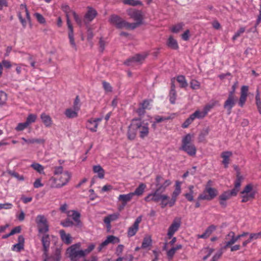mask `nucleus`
<instances>
[{
    "label": "nucleus",
    "instance_id": "1",
    "mask_svg": "<svg viewBox=\"0 0 261 261\" xmlns=\"http://www.w3.org/2000/svg\"><path fill=\"white\" fill-rule=\"evenodd\" d=\"M193 135L190 134L186 135L181 141V146L180 149L186 152L190 156H195L196 153V147L192 143Z\"/></svg>",
    "mask_w": 261,
    "mask_h": 261
},
{
    "label": "nucleus",
    "instance_id": "2",
    "mask_svg": "<svg viewBox=\"0 0 261 261\" xmlns=\"http://www.w3.org/2000/svg\"><path fill=\"white\" fill-rule=\"evenodd\" d=\"M211 182V181L209 180L207 185H206L204 190L203 191V192L199 195L198 200L210 201L214 199L217 196L218 192L216 189L212 188L210 186Z\"/></svg>",
    "mask_w": 261,
    "mask_h": 261
},
{
    "label": "nucleus",
    "instance_id": "3",
    "mask_svg": "<svg viewBox=\"0 0 261 261\" xmlns=\"http://www.w3.org/2000/svg\"><path fill=\"white\" fill-rule=\"evenodd\" d=\"M157 191L164 192L166 188L171 184V181L169 179H164L161 175L156 176L154 183Z\"/></svg>",
    "mask_w": 261,
    "mask_h": 261
},
{
    "label": "nucleus",
    "instance_id": "4",
    "mask_svg": "<svg viewBox=\"0 0 261 261\" xmlns=\"http://www.w3.org/2000/svg\"><path fill=\"white\" fill-rule=\"evenodd\" d=\"M134 120L135 121V125L138 126L137 130L140 134V137L142 139L146 137L149 134L148 124L141 121V118L134 119Z\"/></svg>",
    "mask_w": 261,
    "mask_h": 261
},
{
    "label": "nucleus",
    "instance_id": "5",
    "mask_svg": "<svg viewBox=\"0 0 261 261\" xmlns=\"http://www.w3.org/2000/svg\"><path fill=\"white\" fill-rule=\"evenodd\" d=\"M163 192L157 191L154 190L151 193L149 194L144 198V200L146 202L153 201L155 202H158L161 200H166L169 198V197L166 195H163L162 193Z\"/></svg>",
    "mask_w": 261,
    "mask_h": 261
},
{
    "label": "nucleus",
    "instance_id": "6",
    "mask_svg": "<svg viewBox=\"0 0 261 261\" xmlns=\"http://www.w3.org/2000/svg\"><path fill=\"white\" fill-rule=\"evenodd\" d=\"M36 222L40 233H46L48 231L47 220L43 215H38L36 219Z\"/></svg>",
    "mask_w": 261,
    "mask_h": 261
},
{
    "label": "nucleus",
    "instance_id": "7",
    "mask_svg": "<svg viewBox=\"0 0 261 261\" xmlns=\"http://www.w3.org/2000/svg\"><path fill=\"white\" fill-rule=\"evenodd\" d=\"M148 54L146 53L143 54H138L135 56L128 58L124 64L127 66H132L134 63H142L143 61L148 56Z\"/></svg>",
    "mask_w": 261,
    "mask_h": 261
},
{
    "label": "nucleus",
    "instance_id": "8",
    "mask_svg": "<svg viewBox=\"0 0 261 261\" xmlns=\"http://www.w3.org/2000/svg\"><path fill=\"white\" fill-rule=\"evenodd\" d=\"M79 247L77 245H73L67 249V252L71 261H77L80 257H82L80 254V250L77 249Z\"/></svg>",
    "mask_w": 261,
    "mask_h": 261
},
{
    "label": "nucleus",
    "instance_id": "9",
    "mask_svg": "<svg viewBox=\"0 0 261 261\" xmlns=\"http://www.w3.org/2000/svg\"><path fill=\"white\" fill-rule=\"evenodd\" d=\"M127 13L130 18H132L136 22H139L140 24L143 23V15L141 11L135 9H129L127 10Z\"/></svg>",
    "mask_w": 261,
    "mask_h": 261
},
{
    "label": "nucleus",
    "instance_id": "10",
    "mask_svg": "<svg viewBox=\"0 0 261 261\" xmlns=\"http://www.w3.org/2000/svg\"><path fill=\"white\" fill-rule=\"evenodd\" d=\"M237 100V97L232 94V92H229L228 96L224 103V108L226 109L228 114H230L232 108L234 107Z\"/></svg>",
    "mask_w": 261,
    "mask_h": 261
},
{
    "label": "nucleus",
    "instance_id": "11",
    "mask_svg": "<svg viewBox=\"0 0 261 261\" xmlns=\"http://www.w3.org/2000/svg\"><path fill=\"white\" fill-rule=\"evenodd\" d=\"M120 242V239L114 236L113 235H110L108 236L107 237V239L102 242L100 245H99L98 247L97 248V250L98 252L101 251V250L105 248L107 245H108L109 244H115V243H118Z\"/></svg>",
    "mask_w": 261,
    "mask_h": 261
},
{
    "label": "nucleus",
    "instance_id": "12",
    "mask_svg": "<svg viewBox=\"0 0 261 261\" xmlns=\"http://www.w3.org/2000/svg\"><path fill=\"white\" fill-rule=\"evenodd\" d=\"M180 225L181 219L179 218H175L168 230L167 235L169 238H171L173 237L174 233L178 230Z\"/></svg>",
    "mask_w": 261,
    "mask_h": 261
},
{
    "label": "nucleus",
    "instance_id": "13",
    "mask_svg": "<svg viewBox=\"0 0 261 261\" xmlns=\"http://www.w3.org/2000/svg\"><path fill=\"white\" fill-rule=\"evenodd\" d=\"M110 22L116 26L118 29L124 28L125 20H123L118 15L113 14L109 18Z\"/></svg>",
    "mask_w": 261,
    "mask_h": 261
},
{
    "label": "nucleus",
    "instance_id": "14",
    "mask_svg": "<svg viewBox=\"0 0 261 261\" xmlns=\"http://www.w3.org/2000/svg\"><path fill=\"white\" fill-rule=\"evenodd\" d=\"M135 121L133 119L130 125L128 126V129L127 131V138L130 140H133L135 139L137 130V126L135 125Z\"/></svg>",
    "mask_w": 261,
    "mask_h": 261
},
{
    "label": "nucleus",
    "instance_id": "15",
    "mask_svg": "<svg viewBox=\"0 0 261 261\" xmlns=\"http://www.w3.org/2000/svg\"><path fill=\"white\" fill-rule=\"evenodd\" d=\"M57 180L60 183V185H62V187L65 186L69 181L71 175L69 172L66 171L61 175L57 176Z\"/></svg>",
    "mask_w": 261,
    "mask_h": 261
},
{
    "label": "nucleus",
    "instance_id": "16",
    "mask_svg": "<svg viewBox=\"0 0 261 261\" xmlns=\"http://www.w3.org/2000/svg\"><path fill=\"white\" fill-rule=\"evenodd\" d=\"M41 242L43 246V251L44 255L46 256L47 255V252L49 250L50 246V241L48 234H44L41 239Z\"/></svg>",
    "mask_w": 261,
    "mask_h": 261
},
{
    "label": "nucleus",
    "instance_id": "17",
    "mask_svg": "<svg viewBox=\"0 0 261 261\" xmlns=\"http://www.w3.org/2000/svg\"><path fill=\"white\" fill-rule=\"evenodd\" d=\"M248 91V87L247 86H243L241 89V95L239 99V105L242 107L245 104Z\"/></svg>",
    "mask_w": 261,
    "mask_h": 261
},
{
    "label": "nucleus",
    "instance_id": "18",
    "mask_svg": "<svg viewBox=\"0 0 261 261\" xmlns=\"http://www.w3.org/2000/svg\"><path fill=\"white\" fill-rule=\"evenodd\" d=\"M232 155V152L229 151H223L221 153V157L223 159L222 163L225 168H228L230 161L229 158Z\"/></svg>",
    "mask_w": 261,
    "mask_h": 261
},
{
    "label": "nucleus",
    "instance_id": "19",
    "mask_svg": "<svg viewBox=\"0 0 261 261\" xmlns=\"http://www.w3.org/2000/svg\"><path fill=\"white\" fill-rule=\"evenodd\" d=\"M21 140L23 141L22 143V145L24 143L30 144H44L45 143V140L43 138H31L27 139L24 137L21 138Z\"/></svg>",
    "mask_w": 261,
    "mask_h": 261
},
{
    "label": "nucleus",
    "instance_id": "20",
    "mask_svg": "<svg viewBox=\"0 0 261 261\" xmlns=\"http://www.w3.org/2000/svg\"><path fill=\"white\" fill-rule=\"evenodd\" d=\"M69 29L68 37L69 39V42L71 46L74 49L77 50L76 44L74 41V36H73V29L72 24L67 25Z\"/></svg>",
    "mask_w": 261,
    "mask_h": 261
},
{
    "label": "nucleus",
    "instance_id": "21",
    "mask_svg": "<svg viewBox=\"0 0 261 261\" xmlns=\"http://www.w3.org/2000/svg\"><path fill=\"white\" fill-rule=\"evenodd\" d=\"M237 195L235 190H228L224 192L221 194L219 197V200H227L230 199L231 197L236 196Z\"/></svg>",
    "mask_w": 261,
    "mask_h": 261
},
{
    "label": "nucleus",
    "instance_id": "22",
    "mask_svg": "<svg viewBox=\"0 0 261 261\" xmlns=\"http://www.w3.org/2000/svg\"><path fill=\"white\" fill-rule=\"evenodd\" d=\"M166 44L169 48L172 49L177 50L179 48L177 41L172 36H170L168 39Z\"/></svg>",
    "mask_w": 261,
    "mask_h": 261
},
{
    "label": "nucleus",
    "instance_id": "23",
    "mask_svg": "<svg viewBox=\"0 0 261 261\" xmlns=\"http://www.w3.org/2000/svg\"><path fill=\"white\" fill-rule=\"evenodd\" d=\"M216 226L211 225L206 228L205 232L203 234L198 235V238L201 239H206L214 231L216 230Z\"/></svg>",
    "mask_w": 261,
    "mask_h": 261
},
{
    "label": "nucleus",
    "instance_id": "24",
    "mask_svg": "<svg viewBox=\"0 0 261 261\" xmlns=\"http://www.w3.org/2000/svg\"><path fill=\"white\" fill-rule=\"evenodd\" d=\"M59 233L61 240L63 242L68 245L71 243L72 239L70 234L66 233L65 231L63 229L60 230L59 231Z\"/></svg>",
    "mask_w": 261,
    "mask_h": 261
},
{
    "label": "nucleus",
    "instance_id": "25",
    "mask_svg": "<svg viewBox=\"0 0 261 261\" xmlns=\"http://www.w3.org/2000/svg\"><path fill=\"white\" fill-rule=\"evenodd\" d=\"M62 10L66 14V17L67 20V25L71 24L70 20V13L72 14V12H74L70 9L69 6L67 5H63L61 7Z\"/></svg>",
    "mask_w": 261,
    "mask_h": 261
},
{
    "label": "nucleus",
    "instance_id": "26",
    "mask_svg": "<svg viewBox=\"0 0 261 261\" xmlns=\"http://www.w3.org/2000/svg\"><path fill=\"white\" fill-rule=\"evenodd\" d=\"M243 179V176L240 175V172L238 171L237 174V178L234 182V187L233 189L231 190H235L237 195L239 191L240 187L241 186V182Z\"/></svg>",
    "mask_w": 261,
    "mask_h": 261
},
{
    "label": "nucleus",
    "instance_id": "27",
    "mask_svg": "<svg viewBox=\"0 0 261 261\" xmlns=\"http://www.w3.org/2000/svg\"><path fill=\"white\" fill-rule=\"evenodd\" d=\"M47 185L51 188L59 189L62 188V185L60 184L56 177L52 176L50 177L48 181Z\"/></svg>",
    "mask_w": 261,
    "mask_h": 261
},
{
    "label": "nucleus",
    "instance_id": "28",
    "mask_svg": "<svg viewBox=\"0 0 261 261\" xmlns=\"http://www.w3.org/2000/svg\"><path fill=\"white\" fill-rule=\"evenodd\" d=\"M97 12L92 8H88V10L85 15V18L89 21H91L97 15Z\"/></svg>",
    "mask_w": 261,
    "mask_h": 261
},
{
    "label": "nucleus",
    "instance_id": "29",
    "mask_svg": "<svg viewBox=\"0 0 261 261\" xmlns=\"http://www.w3.org/2000/svg\"><path fill=\"white\" fill-rule=\"evenodd\" d=\"M133 194L130 192L127 194H121L118 197V200L121 201L122 203L127 204V202H129L133 198Z\"/></svg>",
    "mask_w": 261,
    "mask_h": 261
},
{
    "label": "nucleus",
    "instance_id": "30",
    "mask_svg": "<svg viewBox=\"0 0 261 261\" xmlns=\"http://www.w3.org/2000/svg\"><path fill=\"white\" fill-rule=\"evenodd\" d=\"M93 171L95 173L97 174V176L100 179H102L105 176V170L100 165H95L93 167Z\"/></svg>",
    "mask_w": 261,
    "mask_h": 261
},
{
    "label": "nucleus",
    "instance_id": "31",
    "mask_svg": "<svg viewBox=\"0 0 261 261\" xmlns=\"http://www.w3.org/2000/svg\"><path fill=\"white\" fill-rule=\"evenodd\" d=\"M41 119L46 127H50L52 124L51 117L45 113H42L40 116Z\"/></svg>",
    "mask_w": 261,
    "mask_h": 261
},
{
    "label": "nucleus",
    "instance_id": "32",
    "mask_svg": "<svg viewBox=\"0 0 261 261\" xmlns=\"http://www.w3.org/2000/svg\"><path fill=\"white\" fill-rule=\"evenodd\" d=\"M79 110L72 109L71 108L67 109L65 111V115L68 118H76L78 116L77 113Z\"/></svg>",
    "mask_w": 261,
    "mask_h": 261
},
{
    "label": "nucleus",
    "instance_id": "33",
    "mask_svg": "<svg viewBox=\"0 0 261 261\" xmlns=\"http://www.w3.org/2000/svg\"><path fill=\"white\" fill-rule=\"evenodd\" d=\"M146 188V186L145 184L143 183H141L139 186L136 189L134 192H131L133 194V196L135 195L137 196H141Z\"/></svg>",
    "mask_w": 261,
    "mask_h": 261
},
{
    "label": "nucleus",
    "instance_id": "34",
    "mask_svg": "<svg viewBox=\"0 0 261 261\" xmlns=\"http://www.w3.org/2000/svg\"><path fill=\"white\" fill-rule=\"evenodd\" d=\"M98 127V123L93 121L92 119H89L86 123V127L92 132H96Z\"/></svg>",
    "mask_w": 261,
    "mask_h": 261
},
{
    "label": "nucleus",
    "instance_id": "35",
    "mask_svg": "<svg viewBox=\"0 0 261 261\" xmlns=\"http://www.w3.org/2000/svg\"><path fill=\"white\" fill-rule=\"evenodd\" d=\"M256 192H250L241 194L242 195V202H246L248 201L253 200L255 197Z\"/></svg>",
    "mask_w": 261,
    "mask_h": 261
},
{
    "label": "nucleus",
    "instance_id": "36",
    "mask_svg": "<svg viewBox=\"0 0 261 261\" xmlns=\"http://www.w3.org/2000/svg\"><path fill=\"white\" fill-rule=\"evenodd\" d=\"M151 244L152 240L151 237L150 236H146L143 239V241L141 245V248L143 249L147 248L150 246Z\"/></svg>",
    "mask_w": 261,
    "mask_h": 261
},
{
    "label": "nucleus",
    "instance_id": "37",
    "mask_svg": "<svg viewBox=\"0 0 261 261\" xmlns=\"http://www.w3.org/2000/svg\"><path fill=\"white\" fill-rule=\"evenodd\" d=\"M209 131L210 129L208 127L202 130L198 138L199 142H202L205 140V137L208 135Z\"/></svg>",
    "mask_w": 261,
    "mask_h": 261
},
{
    "label": "nucleus",
    "instance_id": "38",
    "mask_svg": "<svg viewBox=\"0 0 261 261\" xmlns=\"http://www.w3.org/2000/svg\"><path fill=\"white\" fill-rule=\"evenodd\" d=\"M95 247V246L94 244H91L89 245L87 249L85 250H80V254H81V256L84 257L89 254L94 249Z\"/></svg>",
    "mask_w": 261,
    "mask_h": 261
},
{
    "label": "nucleus",
    "instance_id": "39",
    "mask_svg": "<svg viewBox=\"0 0 261 261\" xmlns=\"http://www.w3.org/2000/svg\"><path fill=\"white\" fill-rule=\"evenodd\" d=\"M138 229L139 226L133 224V225L132 226L129 227L128 229L127 236L128 237H132L135 236L137 232L138 231Z\"/></svg>",
    "mask_w": 261,
    "mask_h": 261
},
{
    "label": "nucleus",
    "instance_id": "40",
    "mask_svg": "<svg viewBox=\"0 0 261 261\" xmlns=\"http://www.w3.org/2000/svg\"><path fill=\"white\" fill-rule=\"evenodd\" d=\"M122 2L125 5L132 6H142L143 5L142 2L139 0H122Z\"/></svg>",
    "mask_w": 261,
    "mask_h": 261
},
{
    "label": "nucleus",
    "instance_id": "41",
    "mask_svg": "<svg viewBox=\"0 0 261 261\" xmlns=\"http://www.w3.org/2000/svg\"><path fill=\"white\" fill-rule=\"evenodd\" d=\"M189 192L186 193L184 196L186 197V198L189 201H192L194 200V186L192 185L190 186L189 187Z\"/></svg>",
    "mask_w": 261,
    "mask_h": 261
},
{
    "label": "nucleus",
    "instance_id": "42",
    "mask_svg": "<svg viewBox=\"0 0 261 261\" xmlns=\"http://www.w3.org/2000/svg\"><path fill=\"white\" fill-rule=\"evenodd\" d=\"M141 24L139 23V22L129 23L125 21L124 23V28H125L126 29L134 30Z\"/></svg>",
    "mask_w": 261,
    "mask_h": 261
},
{
    "label": "nucleus",
    "instance_id": "43",
    "mask_svg": "<svg viewBox=\"0 0 261 261\" xmlns=\"http://www.w3.org/2000/svg\"><path fill=\"white\" fill-rule=\"evenodd\" d=\"M191 116L193 117L194 120L196 118L198 119H202L206 116L205 114L203 112V111H200L199 110L196 111L194 113L192 114Z\"/></svg>",
    "mask_w": 261,
    "mask_h": 261
},
{
    "label": "nucleus",
    "instance_id": "44",
    "mask_svg": "<svg viewBox=\"0 0 261 261\" xmlns=\"http://www.w3.org/2000/svg\"><path fill=\"white\" fill-rule=\"evenodd\" d=\"M177 81L180 84L181 88H185L187 87L188 83L184 75H179L177 77Z\"/></svg>",
    "mask_w": 261,
    "mask_h": 261
},
{
    "label": "nucleus",
    "instance_id": "45",
    "mask_svg": "<svg viewBox=\"0 0 261 261\" xmlns=\"http://www.w3.org/2000/svg\"><path fill=\"white\" fill-rule=\"evenodd\" d=\"M255 101L258 111L259 113L261 114V100L258 90H257L256 91Z\"/></svg>",
    "mask_w": 261,
    "mask_h": 261
},
{
    "label": "nucleus",
    "instance_id": "46",
    "mask_svg": "<svg viewBox=\"0 0 261 261\" xmlns=\"http://www.w3.org/2000/svg\"><path fill=\"white\" fill-rule=\"evenodd\" d=\"M72 218L76 223V225H80V214L79 213L75 211H72Z\"/></svg>",
    "mask_w": 261,
    "mask_h": 261
},
{
    "label": "nucleus",
    "instance_id": "47",
    "mask_svg": "<svg viewBox=\"0 0 261 261\" xmlns=\"http://www.w3.org/2000/svg\"><path fill=\"white\" fill-rule=\"evenodd\" d=\"M169 97L170 103L172 104H174L176 99V92L175 90H170Z\"/></svg>",
    "mask_w": 261,
    "mask_h": 261
},
{
    "label": "nucleus",
    "instance_id": "48",
    "mask_svg": "<svg viewBox=\"0 0 261 261\" xmlns=\"http://www.w3.org/2000/svg\"><path fill=\"white\" fill-rule=\"evenodd\" d=\"M31 167L40 173H44V167L38 163H33Z\"/></svg>",
    "mask_w": 261,
    "mask_h": 261
},
{
    "label": "nucleus",
    "instance_id": "49",
    "mask_svg": "<svg viewBox=\"0 0 261 261\" xmlns=\"http://www.w3.org/2000/svg\"><path fill=\"white\" fill-rule=\"evenodd\" d=\"M37 118V116L35 114H31L28 115L27 118L25 122L29 126L30 124L35 122Z\"/></svg>",
    "mask_w": 261,
    "mask_h": 261
},
{
    "label": "nucleus",
    "instance_id": "50",
    "mask_svg": "<svg viewBox=\"0 0 261 261\" xmlns=\"http://www.w3.org/2000/svg\"><path fill=\"white\" fill-rule=\"evenodd\" d=\"M241 236L240 235H238L237 236H234V239H230L229 241H228V242H227L226 243V245H225L224 246V248H227L228 247H229V246L230 245H233V244H234L239 239H240L241 238Z\"/></svg>",
    "mask_w": 261,
    "mask_h": 261
},
{
    "label": "nucleus",
    "instance_id": "51",
    "mask_svg": "<svg viewBox=\"0 0 261 261\" xmlns=\"http://www.w3.org/2000/svg\"><path fill=\"white\" fill-rule=\"evenodd\" d=\"M107 44V42L103 39L102 37H100L99 40V49L101 53L103 51L105 48V46Z\"/></svg>",
    "mask_w": 261,
    "mask_h": 261
},
{
    "label": "nucleus",
    "instance_id": "52",
    "mask_svg": "<svg viewBox=\"0 0 261 261\" xmlns=\"http://www.w3.org/2000/svg\"><path fill=\"white\" fill-rule=\"evenodd\" d=\"M65 171H63V168L61 166H56L54 168V174L56 176H58L59 175L64 173Z\"/></svg>",
    "mask_w": 261,
    "mask_h": 261
},
{
    "label": "nucleus",
    "instance_id": "53",
    "mask_svg": "<svg viewBox=\"0 0 261 261\" xmlns=\"http://www.w3.org/2000/svg\"><path fill=\"white\" fill-rule=\"evenodd\" d=\"M184 25V24L183 23H178V24L174 25L172 28L171 31L173 33H177L182 29V27H183Z\"/></svg>",
    "mask_w": 261,
    "mask_h": 261
},
{
    "label": "nucleus",
    "instance_id": "54",
    "mask_svg": "<svg viewBox=\"0 0 261 261\" xmlns=\"http://www.w3.org/2000/svg\"><path fill=\"white\" fill-rule=\"evenodd\" d=\"M250 192H256L255 190L253 189V186L251 184H248L245 186L243 191L241 192V194L250 193Z\"/></svg>",
    "mask_w": 261,
    "mask_h": 261
},
{
    "label": "nucleus",
    "instance_id": "55",
    "mask_svg": "<svg viewBox=\"0 0 261 261\" xmlns=\"http://www.w3.org/2000/svg\"><path fill=\"white\" fill-rule=\"evenodd\" d=\"M24 248V244L21 243H17L13 245L12 250L16 252H20Z\"/></svg>",
    "mask_w": 261,
    "mask_h": 261
},
{
    "label": "nucleus",
    "instance_id": "56",
    "mask_svg": "<svg viewBox=\"0 0 261 261\" xmlns=\"http://www.w3.org/2000/svg\"><path fill=\"white\" fill-rule=\"evenodd\" d=\"M245 31V28L244 27L240 28L233 35L232 38L233 41L236 40L242 34H243Z\"/></svg>",
    "mask_w": 261,
    "mask_h": 261
},
{
    "label": "nucleus",
    "instance_id": "57",
    "mask_svg": "<svg viewBox=\"0 0 261 261\" xmlns=\"http://www.w3.org/2000/svg\"><path fill=\"white\" fill-rule=\"evenodd\" d=\"M194 119L193 118V117L191 116V115H190V116H189V118H188L185 121L182 123V127L183 128H187L189 125L190 124H191L192 123V122L194 121Z\"/></svg>",
    "mask_w": 261,
    "mask_h": 261
},
{
    "label": "nucleus",
    "instance_id": "58",
    "mask_svg": "<svg viewBox=\"0 0 261 261\" xmlns=\"http://www.w3.org/2000/svg\"><path fill=\"white\" fill-rule=\"evenodd\" d=\"M181 192V188L180 186V183L178 181H176L175 188L174 191H173L172 194L174 196L177 197Z\"/></svg>",
    "mask_w": 261,
    "mask_h": 261
},
{
    "label": "nucleus",
    "instance_id": "59",
    "mask_svg": "<svg viewBox=\"0 0 261 261\" xmlns=\"http://www.w3.org/2000/svg\"><path fill=\"white\" fill-rule=\"evenodd\" d=\"M191 88L192 89L196 90L200 88V83L196 80H192L190 82Z\"/></svg>",
    "mask_w": 261,
    "mask_h": 261
},
{
    "label": "nucleus",
    "instance_id": "60",
    "mask_svg": "<svg viewBox=\"0 0 261 261\" xmlns=\"http://www.w3.org/2000/svg\"><path fill=\"white\" fill-rule=\"evenodd\" d=\"M80 99L79 96H76L73 103V108L76 110H80Z\"/></svg>",
    "mask_w": 261,
    "mask_h": 261
},
{
    "label": "nucleus",
    "instance_id": "61",
    "mask_svg": "<svg viewBox=\"0 0 261 261\" xmlns=\"http://www.w3.org/2000/svg\"><path fill=\"white\" fill-rule=\"evenodd\" d=\"M7 100V94L3 91H0V105L4 104Z\"/></svg>",
    "mask_w": 261,
    "mask_h": 261
},
{
    "label": "nucleus",
    "instance_id": "62",
    "mask_svg": "<svg viewBox=\"0 0 261 261\" xmlns=\"http://www.w3.org/2000/svg\"><path fill=\"white\" fill-rule=\"evenodd\" d=\"M261 22V9L260 8L259 11V15L257 16V18L256 21V23L254 26V28L253 30H251L250 31L255 32H256V27L259 24V23Z\"/></svg>",
    "mask_w": 261,
    "mask_h": 261
},
{
    "label": "nucleus",
    "instance_id": "63",
    "mask_svg": "<svg viewBox=\"0 0 261 261\" xmlns=\"http://www.w3.org/2000/svg\"><path fill=\"white\" fill-rule=\"evenodd\" d=\"M28 126L25 122L23 123H19L18 124L16 127V130L17 131H22Z\"/></svg>",
    "mask_w": 261,
    "mask_h": 261
},
{
    "label": "nucleus",
    "instance_id": "64",
    "mask_svg": "<svg viewBox=\"0 0 261 261\" xmlns=\"http://www.w3.org/2000/svg\"><path fill=\"white\" fill-rule=\"evenodd\" d=\"M175 252L176 251L173 248V247L171 248L167 252V255L169 260H170L173 258Z\"/></svg>",
    "mask_w": 261,
    "mask_h": 261
}]
</instances>
